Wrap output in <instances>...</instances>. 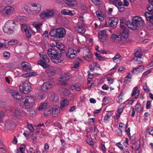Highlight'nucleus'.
Wrapping results in <instances>:
<instances>
[{
	"instance_id": "obj_53",
	"label": "nucleus",
	"mask_w": 153,
	"mask_h": 153,
	"mask_svg": "<svg viewBox=\"0 0 153 153\" xmlns=\"http://www.w3.org/2000/svg\"><path fill=\"white\" fill-rule=\"evenodd\" d=\"M102 102L104 105H106L109 102L108 98L107 97H105L103 99Z\"/></svg>"
},
{
	"instance_id": "obj_49",
	"label": "nucleus",
	"mask_w": 153,
	"mask_h": 153,
	"mask_svg": "<svg viewBox=\"0 0 153 153\" xmlns=\"http://www.w3.org/2000/svg\"><path fill=\"white\" fill-rule=\"evenodd\" d=\"M135 108L136 111L137 112H139L142 109L141 105L138 103H137L136 105Z\"/></svg>"
},
{
	"instance_id": "obj_64",
	"label": "nucleus",
	"mask_w": 153,
	"mask_h": 153,
	"mask_svg": "<svg viewBox=\"0 0 153 153\" xmlns=\"http://www.w3.org/2000/svg\"><path fill=\"white\" fill-rule=\"evenodd\" d=\"M86 142L87 143H88L89 144L92 145L93 144V142L92 141V140L91 138H88L86 140Z\"/></svg>"
},
{
	"instance_id": "obj_62",
	"label": "nucleus",
	"mask_w": 153,
	"mask_h": 153,
	"mask_svg": "<svg viewBox=\"0 0 153 153\" xmlns=\"http://www.w3.org/2000/svg\"><path fill=\"white\" fill-rule=\"evenodd\" d=\"M107 80L108 83L110 84H112L114 82L113 79L111 77H108L107 78Z\"/></svg>"
},
{
	"instance_id": "obj_44",
	"label": "nucleus",
	"mask_w": 153,
	"mask_h": 153,
	"mask_svg": "<svg viewBox=\"0 0 153 153\" xmlns=\"http://www.w3.org/2000/svg\"><path fill=\"white\" fill-rule=\"evenodd\" d=\"M42 25V22H38L37 23H35L33 24V25L35 27L36 29L39 32H40L41 28V26Z\"/></svg>"
},
{
	"instance_id": "obj_2",
	"label": "nucleus",
	"mask_w": 153,
	"mask_h": 153,
	"mask_svg": "<svg viewBox=\"0 0 153 153\" xmlns=\"http://www.w3.org/2000/svg\"><path fill=\"white\" fill-rule=\"evenodd\" d=\"M48 53L51 58L52 61L56 63L61 62L63 60L61 58L62 54L59 53L56 49L49 48L48 50Z\"/></svg>"
},
{
	"instance_id": "obj_37",
	"label": "nucleus",
	"mask_w": 153,
	"mask_h": 153,
	"mask_svg": "<svg viewBox=\"0 0 153 153\" xmlns=\"http://www.w3.org/2000/svg\"><path fill=\"white\" fill-rule=\"evenodd\" d=\"M37 63L39 65H41L44 68H48L49 65L46 64L45 62L42 60H40L38 61Z\"/></svg>"
},
{
	"instance_id": "obj_8",
	"label": "nucleus",
	"mask_w": 153,
	"mask_h": 153,
	"mask_svg": "<svg viewBox=\"0 0 153 153\" xmlns=\"http://www.w3.org/2000/svg\"><path fill=\"white\" fill-rule=\"evenodd\" d=\"M119 21L118 19L115 17H112L110 18L108 20L109 26L113 29L115 28L117 26Z\"/></svg>"
},
{
	"instance_id": "obj_47",
	"label": "nucleus",
	"mask_w": 153,
	"mask_h": 153,
	"mask_svg": "<svg viewBox=\"0 0 153 153\" xmlns=\"http://www.w3.org/2000/svg\"><path fill=\"white\" fill-rule=\"evenodd\" d=\"M123 94L121 92L116 98V100L119 102H121L123 101Z\"/></svg>"
},
{
	"instance_id": "obj_50",
	"label": "nucleus",
	"mask_w": 153,
	"mask_h": 153,
	"mask_svg": "<svg viewBox=\"0 0 153 153\" xmlns=\"http://www.w3.org/2000/svg\"><path fill=\"white\" fill-rule=\"evenodd\" d=\"M144 15L147 20L149 19L151 17H152L153 15L149 12H146L144 13Z\"/></svg>"
},
{
	"instance_id": "obj_16",
	"label": "nucleus",
	"mask_w": 153,
	"mask_h": 153,
	"mask_svg": "<svg viewBox=\"0 0 153 153\" xmlns=\"http://www.w3.org/2000/svg\"><path fill=\"white\" fill-rule=\"evenodd\" d=\"M10 93L13 97L16 100H19L22 97V95L20 93L16 92L14 91L11 90Z\"/></svg>"
},
{
	"instance_id": "obj_60",
	"label": "nucleus",
	"mask_w": 153,
	"mask_h": 153,
	"mask_svg": "<svg viewBox=\"0 0 153 153\" xmlns=\"http://www.w3.org/2000/svg\"><path fill=\"white\" fill-rule=\"evenodd\" d=\"M3 56L4 57L8 58L10 57V54L8 52L5 51L3 53Z\"/></svg>"
},
{
	"instance_id": "obj_39",
	"label": "nucleus",
	"mask_w": 153,
	"mask_h": 153,
	"mask_svg": "<svg viewBox=\"0 0 153 153\" xmlns=\"http://www.w3.org/2000/svg\"><path fill=\"white\" fill-rule=\"evenodd\" d=\"M132 76L130 74H128L124 79V82L126 84L128 83L131 81Z\"/></svg>"
},
{
	"instance_id": "obj_29",
	"label": "nucleus",
	"mask_w": 153,
	"mask_h": 153,
	"mask_svg": "<svg viewBox=\"0 0 153 153\" xmlns=\"http://www.w3.org/2000/svg\"><path fill=\"white\" fill-rule=\"evenodd\" d=\"M69 105V102L67 100H62L60 105V108L62 110H64L65 107H66Z\"/></svg>"
},
{
	"instance_id": "obj_51",
	"label": "nucleus",
	"mask_w": 153,
	"mask_h": 153,
	"mask_svg": "<svg viewBox=\"0 0 153 153\" xmlns=\"http://www.w3.org/2000/svg\"><path fill=\"white\" fill-rule=\"evenodd\" d=\"M129 23V22H126V19H121L120 20V24L126 25L128 27L127 24Z\"/></svg>"
},
{
	"instance_id": "obj_46",
	"label": "nucleus",
	"mask_w": 153,
	"mask_h": 153,
	"mask_svg": "<svg viewBox=\"0 0 153 153\" xmlns=\"http://www.w3.org/2000/svg\"><path fill=\"white\" fill-rule=\"evenodd\" d=\"M148 10L153 14V4H148L146 6Z\"/></svg>"
},
{
	"instance_id": "obj_33",
	"label": "nucleus",
	"mask_w": 153,
	"mask_h": 153,
	"mask_svg": "<svg viewBox=\"0 0 153 153\" xmlns=\"http://www.w3.org/2000/svg\"><path fill=\"white\" fill-rule=\"evenodd\" d=\"M51 100L54 102H56L59 100V97L55 93H53L51 96Z\"/></svg>"
},
{
	"instance_id": "obj_10",
	"label": "nucleus",
	"mask_w": 153,
	"mask_h": 153,
	"mask_svg": "<svg viewBox=\"0 0 153 153\" xmlns=\"http://www.w3.org/2000/svg\"><path fill=\"white\" fill-rule=\"evenodd\" d=\"M53 87V85L49 82H44L42 85L41 90L45 91H46L50 89Z\"/></svg>"
},
{
	"instance_id": "obj_7",
	"label": "nucleus",
	"mask_w": 153,
	"mask_h": 153,
	"mask_svg": "<svg viewBox=\"0 0 153 153\" xmlns=\"http://www.w3.org/2000/svg\"><path fill=\"white\" fill-rule=\"evenodd\" d=\"M54 16L53 11L50 9L41 12L40 15V18L42 19H51L53 18Z\"/></svg>"
},
{
	"instance_id": "obj_4",
	"label": "nucleus",
	"mask_w": 153,
	"mask_h": 153,
	"mask_svg": "<svg viewBox=\"0 0 153 153\" xmlns=\"http://www.w3.org/2000/svg\"><path fill=\"white\" fill-rule=\"evenodd\" d=\"M35 100L31 96H27L23 98L21 101L20 106L22 108L26 109L28 107H31L34 104Z\"/></svg>"
},
{
	"instance_id": "obj_63",
	"label": "nucleus",
	"mask_w": 153,
	"mask_h": 153,
	"mask_svg": "<svg viewBox=\"0 0 153 153\" xmlns=\"http://www.w3.org/2000/svg\"><path fill=\"white\" fill-rule=\"evenodd\" d=\"M30 73L29 72L23 74L21 76L25 78H27L30 76Z\"/></svg>"
},
{
	"instance_id": "obj_28",
	"label": "nucleus",
	"mask_w": 153,
	"mask_h": 153,
	"mask_svg": "<svg viewBox=\"0 0 153 153\" xmlns=\"http://www.w3.org/2000/svg\"><path fill=\"white\" fill-rule=\"evenodd\" d=\"M61 13L62 14L65 15L72 16L74 15L73 13H72L71 11L65 9L62 10Z\"/></svg>"
},
{
	"instance_id": "obj_40",
	"label": "nucleus",
	"mask_w": 153,
	"mask_h": 153,
	"mask_svg": "<svg viewBox=\"0 0 153 153\" xmlns=\"http://www.w3.org/2000/svg\"><path fill=\"white\" fill-rule=\"evenodd\" d=\"M43 113L45 116H48L51 114V109L50 107L43 111Z\"/></svg>"
},
{
	"instance_id": "obj_45",
	"label": "nucleus",
	"mask_w": 153,
	"mask_h": 153,
	"mask_svg": "<svg viewBox=\"0 0 153 153\" xmlns=\"http://www.w3.org/2000/svg\"><path fill=\"white\" fill-rule=\"evenodd\" d=\"M146 135L148 134L153 135V128L151 127L149 129H147L145 130V131Z\"/></svg>"
},
{
	"instance_id": "obj_11",
	"label": "nucleus",
	"mask_w": 153,
	"mask_h": 153,
	"mask_svg": "<svg viewBox=\"0 0 153 153\" xmlns=\"http://www.w3.org/2000/svg\"><path fill=\"white\" fill-rule=\"evenodd\" d=\"M83 23L80 22L78 23L77 24V26L75 27L76 31L79 33H84L85 30L83 27Z\"/></svg>"
},
{
	"instance_id": "obj_35",
	"label": "nucleus",
	"mask_w": 153,
	"mask_h": 153,
	"mask_svg": "<svg viewBox=\"0 0 153 153\" xmlns=\"http://www.w3.org/2000/svg\"><path fill=\"white\" fill-rule=\"evenodd\" d=\"M128 30H123L121 33V36L124 38H127L128 36Z\"/></svg>"
},
{
	"instance_id": "obj_22",
	"label": "nucleus",
	"mask_w": 153,
	"mask_h": 153,
	"mask_svg": "<svg viewBox=\"0 0 153 153\" xmlns=\"http://www.w3.org/2000/svg\"><path fill=\"white\" fill-rule=\"evenodd\" d=\"M59 108L57 106H54L52 108V115L54 117H57L59 113Z\"/></svg>"
},
{
	"instance_id": "obj_23",
	"label": "nucleus",
	"mask_w": 153,
	"mask_h": 153,
	"mask_svg": "<svg viewBox=\"0 0 153 153\" xmlns=\"http://www.w3.org/2000/svg\"><path fill=\"white\" fill-rule=\"evenodd\" d=\"M107 113L104 117V121L105 123H108L111 119V117L112 115L113 114L111 111H107Z\"/></svg>"
},
{
	"instance_id": "obj_13",
	"label": "nucleus",
	"mask_w": 153,
	"mask_h": 153,
	"mask_svg": "<svg viewBox=\"0 0 153 153\" xmlns=\"http://www.w3.org/2000/svg\"><path fill=\"white\" fill-rule=\"evenodd\" d=\"M99 37L101 42H104L107 40V35L105 30H103L100 31L99 33Z\"/></svg>"
},
{
	"instance_id": "obj_21",
	"label": "nucleus",
	"mask_w": 153,
	"mask_h": 153,
	"mask_svg": "<svg viewBox=\"0 0 153 153\" xmlns=\"http://www.w3.org/2000/svg\"><path fill=\"white\" fill-rule=\"evenodd\" d=\"M23 70L25 71H30V66L29 64L27 62H22L21 64Z\"/></svg>"
},
{
	"instance_id": "obj_57",
	"label": "nucleus",
	"mask_w": 153,
	"mask_h": 153,
	"mask_svg": "<svg viewBox=\"0 0 153 153\" xmlns=\"http://www.w3.org/2000/svg\"><path fill=\"white\" fill-rule=\"evenodd\" d=\"M145 85L143 87V88L144 91L146 92H149L150 90L149 89L146 83H144Z\"/></svg>"
},
{
	"instance_id": "obj_61",
	"label": "nucleus",
	"mask_w": 153,
	"mask_h": 153,
	"mask_svg": "<svg viewBox=\"0 0 153 153\" xmlns=\"http://www.w3.org/2000/svg\"><path fill=\"white\" fill-rule=\"evenodd\" d=\"M25 33L26 36L27 38H29L31 36V33L30 32L29 30L28 29L25 31Z\"/></svg>"
},
{
	"instance_id": "obj_18",
	"label": "nucleus",
	"mask_w": 153,
	"mask_h": 153,
	"mask_svg": "<svg viewBox=\"0 0 153 153\" xmlns=\"http://www.w3.org/2000/svg\"><path fill=\"white\" fill-rule=\"evenodd\" d=\"M32 4H31L29 2H26L24 4V7L27 12L30 14L32 13Z\"/></svg>"
},
{
	"instance_id": "obj_17",
	"label": "nucleus",
	"mask_w": 153,
	"mask_h": 153,
	"mask_svg": "<svg viewBox=\"0 0 153 153\" xmlns=\"http://www.w3.org/2000/svg\"><path fill=\"white\" fill-rule=\"evenodd\" d=\"M134 55L138 59H142L143 53L141 49H136L134 51Z\"/></svg>"
},
{
	"instance_id": "obj_6",
	"label": "nucleus",
	"mask_w": 153,
	"mask_h": 153,
	"mask_svg": "<svg viewBox=\"0 0 153 153\" xmlns=\"http://www.w3.org/2000/svg\"><path fill=\"white\" fill-rule=\"evenodd\" d=\"M12 23L7 22L4 25L3 30L4 32L8 34L13 33L15 30V26H12Z\"/></svg>"
},
{
	"instance_id": "obj_25",
	"label": "nucleus",
	"mask_w": 153,
	"mask_h": 153,
	"mask_svg": "<svg viewBox=\"0 0 153 153\" xmlns=\"http://www.w3.org/2000/svg\"><path fill=\"white\" fill-rule=\"evenodd\" d=\"M58 91L60 92H62L63 95L65 96H68L70 94L69 91L67 89L64 88L62 87H60L59 88Z\"/></svg>"
},
{
	"instance_id": "obj_24",
	"label": "nucleus",
	"mask_w": 153,
	"mask_h": 153,
	"mask_svg": "<svg viewBox=\"0 0 153 153\" xmlns=\"http://www.w3.org/2000/svg\"><path fill=\"white\" fill-rule=\"evenodd\" d=\"M111 3L116 7L117 6H122L123 3L120 0H110Z\"/></svg>"
},
{
	"instance_id": "obj_42",
	"label": "nucleus",
	"mask_w": 153,
	"mask_h": 153,
	"mask_svg": "<svg viewBox=\"0 0 153 153\" xmlns=\"http://www.w3.org/2000/svg\"><path fill=\"white\" fill-rule=\"evenodd\" d=\"M46 72L50 76H53L55 74V72L54 70L50 69H48L46 71Z\"/></svg>"
},
{
	"instance_id": "obj_27",
	"label": "nucleus",
	"mask_w": 153,
	"mask_h": 153,
	"mask_svg": "<svg viewBox=\"0 0 153 153\" xmlns=\"http://www.w3.org/2000/svg\"><path fill=\"white\" fill-rule=\"evenodd\" d=\"M93 56L91 53L90 52H88L87 53L85 54H84L83 56V57L85 59L88 61H90L91 60Z\"/></svg>"
},
{
	"instance_id": "obj_54",
	"label": "nucleus",
	"mask_w": 153,
	"mask_h": 153,
	"mask_svg": "<svg viewBox=\"0 0 153 153\" xmlns=\"http://www.w3.org/2000/svg\"><path fill=\"white\" fill-rule=\"evenodd\" d=\"M21 29L22 31H25L27 29V27L26 25L22 24L21 25Z\"/></svg>"
},
{
	"instance_id": "obj_20",
	"label": "nucleus",
	"mask_w": 153,
	"mask_h": 153,
	"mask_svg": "<svg viewBox=\"0 0 153 153\" xmlns=\"http://www.w3.org/2000/svg\"><path fill=\"white\" fill-rule=\"evenodd\" d=\"M144 66L143 65H140L138 67L134 68L132 73L133 74H136L143 70Z\"/></svg>"
},
{
	"instance_id": "obj_41",
	"label": "nucleus",
	"mask_w": 153,
	"mask_h": 153,
	"mask_svg": "<svg viewBox=\"0 0 153 153\" xmlns=\"http://www.w3.org/2000/svg\"><path fill=\"white\" fill-rule=\"evenodd\" d=\"M140 143H137L135 144V151L136 153H140Z\"/></svg>"
},
{
	"instance_id": "obj_32",
	"label": "nucleus",
	"mask_w": 153,
	"mask_h": 153,
	"mask_svg": "<svg viewBox=\"0 0 153 153\" xmlns=\"http://www.w3.org/2000/svg\"><path fill=\"white\" fill-rule=\"evenodd\" d=\"M26 110L27 111L29 112V114L31 116H33L36 114V112L31 107H28L26 109H24Z\"/></svg>"
},
{
	"instance_id": "obj_38",
	"label": "nucleus",
	"mask_w": 153,
	"mask_h": 153,
	"mask_svg": "<svg viewBox=\"0 0 153 153\" xmlns=\"http://www.w3.org/2000/svg\"><path fill=\"white\" fill-rule=\"evenodd\" d=\"M112 59L114 62L118 63V62H120L121 60V56L119 54H117L112 58Z\"/></svg>"
},
{
	"instance_id": "obj_15",
	"label": "nucleus",
	"mask_w": 153,
	"mask_h": 153,
	"mask_svg": "<svg viewBox=\"0 0 153 153\" xmlns=\"http://www.w3.org/2000/svg\"><path fill=\"white\" fill-rule=\"evenodd\" d=\"M70 77V74H69L63 73L58 79V80L61 82L66 81L69 79Z\"/></svg>"
},
{
	"instance_id": "obj_5",
	"label": "nucleus",
	"mask_w": 153,
	"mask_h": 153,
	"mask_svg": "<svg viewBox=\"0 0 153 153\" xmlns=\"http://www.w3.org/2000/svg\"><path fill=\"white\" fill-rule=\"evenodd\" d=\"M20 90L25 94L29 93L31 89L30 83L27 82H22L19 86Z\"/></svg>"
},
{
	"instance_id": "obj_36",
	"label": "nucleus",
	"mask_w": 153,
	"mask_h": 153,
	"mask_svg": "<svg viewBox=\"0 0 153 153\" xmlns=\"http://www.w3.org/2000/svg\"><path fill=\"white\" fill-rule=\"evenodd\" d=\"M39 55L42 59L45 60L46 62H49V59L46 55L44 54L43 53H41L39 54Z\"/></svg>"
},
{
	"instance_id": "obj_55",
	"label": "nucleus",
	"mask_w": 153,
	"mask_h": 153,
	"mask_svg": "<svg viewBox=\"0 0 153 153\" xmlns=\"http://www.w3.org/2000/svg\"><path fill=\"white\" fill-rule=\"evenodd\" d=\"M117 7L119 11L121 13L123 12L125 10V8L123 6H119L118 5Z\"/></svg>"
},
{
	"instance_id": "obj_30",
	"label": "nucleus",
	"mask_w": 153,
	"mask_h": 153,
	"mask_svg": "<svg viewBox=\"0 0 153 153\" xmlns=\"http://www.w3.org/2000/svg\"><path fill=\"white\" fill-rule=\"evenodd\" d=\"M24 114V111L21 110L16 109L15 110V116L18 117L20 116H22Z\"/></svg>"
},
{
	"instance_id": "obj_12",
	"label": "nucleus",
	"mask_w": 153,
	"mask_h": 153,
	"mask_svg": "<svg viewBox=\"0 0 153 153\" xmlns=\"http://www.w3.org/2000/svg\"><path fill=\"white\" fill-rule=\"evenodd\" d=\"M4 13L7 15L13 14L15 11L13 7L10 6H7L3 9Z\"/></svg>"
},
{
	"instance_id": "obj_56",
	"label": "nucleus",
	"mask_w": 153,
	"mask_h": 153,
	"mask_svg": "<svg viewBox=\"0 0 153 153\" xmlns=\"http://www.w3.org/2000/svg\"><path fill=\"white\" fill-rule=\"evenodd\" d=\"M27 126L28 127V128L30 131L31 132H33L34 131V129L32 124H28Z\"/></svg>"
},
{
	"instance_id": "obj_14",
	"label": "nucleus",
	"mask_w": 153,
	"mask_h": 153,
	"mask_svg": "<svg viewBox=\"0 0 153 153\" xmlns=\"http://www.w3.org/2000/svg\"><path fill=\"white\" fill-rule=\"evenodd\" d=\"M32 12H34L36 14L39 13L41 10V6L39 4H32Z\"/></svg>"
},
{
	"instance_id": "obj_19",
	"label": "nucleus",
	"mask_w": 153,
	"mask_h": 153,
	"mask_svg": "<svg viewBox=\"0 0 153 153\" xmlns=\"http://www.w3.org/2000/svg\"><path fill=\"white\" fill-rule=\"evenodd\" d=\"M111 39L114 42L117 43L121 41V37L119 35H113L111 36Z\"/></svg>"
},
{
	"instance_id": "obj_3",
	"label": "nucleus",
	"mask_w": 153,
	"mask_h": 153,
	"mask_svg": "<svg viewBox=\"0 0 153 153\" xmlns=\"http://www.w3.org/2000/svg\"><path fill=\"white\" fill-rule=\"evenodd\" d=\"M144 22L142 20L141 17L136 16L133 17L132 22H129V23L127 24L128 27L131 29L135 30L142 26L143 25Z\"/></svg>"
},
{
	"instance_id": "obj_9",
	"label": "nucleus",
	"mask_w": 153,
	"mask_h": 153,
	"mask_svg": "<svg viewBox=\"0 0 153 153\" xmlns=\"http://www.w3.org/2000/svg\"><path fill=\"white\" fill-rule=\"evenodd\" d=\"M76 51L73 48H70L68 49V51L66 53V55L68 58H74L76 57Z\"/></svg>"
},
{
	"instance_id": "obj_52",
	"label": "nucleus",
	"mask_w": 153,
	"mask_h": 153,
	"mask_svg": "<svg viewBox=\"0 0 153 153\" xmlns=\"http://www.w3.org/2000/svg\"><path fill=\"white\" fill-rule=\"evenodd\" d=\"M17 43V41L16 40H10L8 42V45H14Z\"/></svg>"
},
{
	"instance_id": "obj_48",
	"label": "nucleus",
	"mask_w": 153,
	"mask_h": 153,
	"mask_svg": "<svg viewBox=\"0 0 153 153\" xmlns=\"http://www.w3.org/2000/svg\"><path fill=\"white\" fill-rule=\"evenodd\" d=\"M25 148L26 146L25 145H21L19 148V152H20V153H23L25 150Z\"/></svg>"
},
{
	"instance_id": "obj_34",
	"label": "nucleus",
	"mask_w": 153,
	"mask_h": 153,
	"mask_svg": "<svg viewBox=\"0 0 153 153\" xmlns=\"http://www.w3.org/2000/svg\"><path fill=\"white\" fill-rule=\"evenodd\" d=\"M56 47L59 50L61 51L62 53H63V51H65V47L64 45L60 43H56Z\"/></svg>"
},
{
	"instance_id": "obj_1",
	"label": "nucleus",
	"mask_w": 153,
	"mask_h": 153,
	"mask_svg": "<svg viewBox=\"0 0 153 153\" xmlns=\"http://www.w3.org/2000/svg\"><path fill=\"white\" fill-rule=\"evenodd\" d=\"M66 33L65 29L63 27L53 28L49 33L50 35L55 40L59 41L64 38Z\"/></svg>"
},
{
	"instance_id": "obj_59",
	"label": "nucleus",
	"mask_w": 153,
	"mask_h": 153,
	"mask_svg": "<svg viewBox=\"0 0 153 153\" xmlns=\"http://www.w3.org/2000/svg\"><path fill=\"white\" fill-rule=\"evenodd\" d=\"M93 3L97 5H98L100 4L101 2L100 0H91Z\"/></svg>"
},
{
	"instance_id": "obj_43",
	"label": "nucleus",
	"mask_w": 153,
	"mask_h": 153,
	"mask_svg": "<svg viewBox=\"0 0 153 153\" xmlns=\"http://www.w3.org/2000/svg\"><path fill=\"white\" fill-rule=\"evenodd\" d=\"M70 88L72 90H74L76 91H79L81 89L80 86L76 85H71Z\"/></svg>"
},
{
	"instance_id": "obj_31",
	"label": "nucleus",
	"mask_w": 153,
	"mask_h": 153,
	"mask_svg": "<svg viewBox=\"0 0 153 153\" xmlns=\"http://www.w3.org/2000/svg\"><path fill=\"white\" fill-rule=\"evenodd\" d=\"M50 107L48 104L46 103H41L38 108L39 110H41L43 109V111L45 110L47 108Z\"/></svg>"
},
{
	"instance_id": "obj_58",
	"label": "nucleus",
	"mask_w": 153,
	"mask_h": 153,
	"mask_svg": "<svg viewBox=\"0 0 153 153\" xmlns=\"http://www.w3.org/2000/svg\"><path fill=\"white\" fill-rule=\"evenodd\" d=\"M43 36L45 39H48L49 36L48 31H45L43 34Z\"/></svg>"
},
{
	"instance_id": "obj_26",
	"label": "nucleus",
	"mask_w": 153,
	"mask_h": 153,
	"mask_svg": "<svg viewBox=\"0 0 153 153\" xmlns=\"http://www.w3.org/2000/svg\"><path fill=\"white\" fill-rule=\"evenodd\" d=\"M139 95V92L138 90V88L137 86H136L134 87V90H133V92L131 94L132 96L134 97L136 96L134 98L137 99Z\"/></svg>"
}]
</instances>
